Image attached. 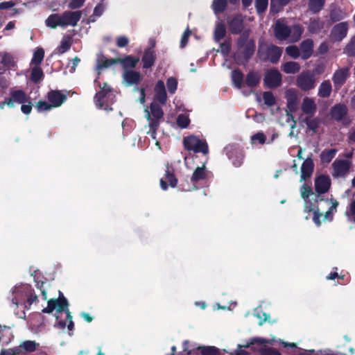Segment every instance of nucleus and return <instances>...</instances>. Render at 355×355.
Listing matches in <instances>:
<instances>
[{"label":"nucleus","mask_w":355,"mask_h":355,"mask_svg":"<svg viewBox=\"0 0 355 355\" xmlns=\"http://www.w3.org/2000/svg\"><path fill=\"white\" fill-rule=\"evenodd\" d=\"M331 185V181L329 175H320L315 178L314 187L316 193L324 194L327 193Z\"/></svg>","instance_id":"nucleus-9"},{"label":"nucleus","mask_w":355,"mask_h":355,"mask_svg":"<svg viewBox=\"0 0 355 355\" xmlns=\"http://www.w3.org/2000/svg\"><path fill=\"white\" fill-rule=\"evenodd\" d=\"M301 58L306 60L311 58L313 53V41L311 39L303 40L300 45Z\"/></svg>","instance_id":"nucleus-20"},{"label":"nucleus","mask_w":355,"mask_h":355,"mask_svg":"<svg viewBox=\"0 0 355 355\" xmlns=\"http://www.w3.org/2000/svg\"><path fill=\"white\" fill-rule=\"evenodd\" d=\"M139 61V58L132 55H126L123 58H118V63L121 64L123 71L135 68Z\"/></svg>","instance_id":"nucleus-25"},{"label":"nucleus","mask_w":355,"mask_h":355,"mask_svg":"<svg viewBox=\"0 0 355 355\" xmlns=\"http://www.w3.org/2000/svg\"><path fill=\"white\" fill-rule=\"evenodd\" d=\"M251 140L254 144L257 141L259 144H263L266 142V137L262 132H259L252 136Z\"/></svg>","instance_id":"nucleus-60"},{"label":"nucleus","mask_w":355,"mask_h":355,"mask_svg":"<svg viewBox=\"0 0 355 355\" xmlns=\"http://www.w3.org/2000/svg\"><path fill=\"white\" fill-rule=\"evenodd\" d=\"M61 15L64 27L67 26H75L82 17V12L80 10H67L63 12Z\"/></svg>","instance_id":"nucleus-12"},{"label":"nucleus","mask_w":355,"mask_h":355,"mask_svg":"<svg viewBox=\"0 0 355 355\" xmlns=\"http://www.w3.org/2000/svg\"><path fill=\"white\" fill-rule=\"evenodd\" d=\"M347 107L345 105L338 103L334 105L330 110L331 118L336 121H341L347 114Z\"/></svg>","instance_id":"nucleus-18"},{"label":"nucleus","mask_w":355,"mask_h":355,"mask_svg":"<svg viewBox=\"0 0 355 355\" xmlns=\"http://www.w3.org/2000/svg\"><path fill=\"white\" fill-rule=\"evenodd\" d=\"M145 112H146V118L149 121L148 125H149L150 129L153 130V132L155 130H157V129L159 127L161 119L153 118L147 108L145 110Z\"/></svg>","instance_id":"nucleus-44"},{"label":"nucleus","mask_w":355,"mask_h":355,"mask_svg":"<svg viewBox=\"0 0 355 355\" xmlns=\"http://www.w3.org/2000/svg\"><path fill=\"white\" fill-rule=\"evenodd\" d=\"M71 43L69 40H62L58 50L59 53L62 54L71 48Z\"/></svg>","instance_id":"nucleus-62"},{"label":"nucleus","mask_w":355,"mask_h":355,"mask_svg":"<svg viewBox=\"0 0 355 355\" xmlns=\"http://www.w3.org/2000/svg\"><path fill=\"white\" fill-rule=\"evenodd\" d=\"M301 196L303 199L306 200L309 198L311 195H313L314 193L310 186L303 184L300 189Z\"/></svg>","instance_id":"nucleus-59"},{"label":"nucleus","mask_w":355,"mask_h":355,"mask_svg":"<svg viewBox=\"0 0 355 355\" xmlns=\"http://www.w3.org/2000/svg\"><path fill=\"white\" fill-rule=\"evenodd\" d=\"M165 178L169 182V185L175 188L178 184V179L176 178L173 171H171L169 166L167 165L165 172Z\"/></svg>","instance_id":"nucleus-48"},{"label":"nucleus","mask_w":355,"mask_h":355,"mask_svg":"<svg viewBox=\"0 0 355 355\" xmlns=\"http://www.w3.org/2000/svg\"><path fill=\"white\" fill-rule=\"evenodd\" d=\"M259 352L261 355H282L278 349L273 347H261Z\"/></svg>","instance_id":"nucleus-58"},{"label":"nucleus","mask_w":355,"mask_h":355,"mask_svg":"<svg viewBox=\"0 0 355 355\" xmlns=\"http://www.w3.org/2000/svg\"><path fill=\"white\" fill-rule=\"evenodd\" d=\"M303 122L306 123L307 128L311 130L313 133H315L320 125V120L318 118H311L306 116L303 119Z\"/></svg>","instance_id":"nucleus-39"},{"label":"nucleus","mask_w":355,"mask_h":355,"mask_svg":"<svg viewBox=\"0 0 355 355\" xmlns=\"http://www.w3.org/2000/svg\"><path fill=\"white\" fill-rule=\"evenodd\" d=\"M176 122L180 128H186L190 123V119L188 116H186L184 114H180L178 116Z\"/></svg>","instance_id":"nucleus-52"},{"label":"nucleus","mask_w":355,"mask_h":355,"mask_svg":"<svg viewBox=\"0 0 355 355\" xmlns=\"http://www.w3.org/2000/svg\"><path fill=\"white\" fill-rule=\"evenodd\" d=\"M227 5V0H214L213 7L215 12H223Z\"/></svg>","instance_id":"nucleus-54"},{"label":"nucleus","mask_w":355,"mask_h":355,"mask_svg":"<svg viewBox=\"0 0 355 355\" xmlns=\"http://www.w3.org/2000/svg\"><path fill=\"white\" fill-rule=\"evenodd\" d=\"M150 111L149 112L153 118L160 119H163L164 111L159 104L155 102L151 103L150 105Z\"/></svg>","instance_id":"nucleus-38"},{"label":"nucleus","mask_w":355,"mask_h":355,"mask_svg":"<svg viewBox=\"0 0 355 355\" xmlns=\"http://www.w3.org/2000/svg\"><path fill=\"white\" fill-rule=\"evenodd\" d=\"M282 71L287 74H295L300 71V65L296 62H286L282 65Z\"/></svg>","instance_id":"nucleus-33"},{"label":"nucleus","mask_w":355,"mask_h":355,"mask_svg":"<svg viewBox=\"0 0 355 355\" xmlns=\"http://www.w3.org/2000/svg\"><path fill=\"white\" fill-rule=\"evenodd\" d=\"M17 297H20L21 301L20 303H24L26 309H30L33 302L38 301L37 296L35 295L32 286L29 284L22 286L17 291Z\"/></svg>","instance_id":"nucleus-6"},{"label":"nucleus","mask_w":355,"mask_h":355,"mask_svg":"<svg viewBox=\"0 0 355 355\" xmlns=\"http://www.w3.org/2000/svg\"><path fill=\"white\" fill-rule=\"evenodd\" d=\"M196 350L199 351L201 355H220L219 349L214 346H199Z\"/></svg>","instance_id":"nucleus-40"},{"label":"nucleus","mask_w":355,"mask_h":355,"mask_svg":"<svg viewBox=\"0 0 355 355\" xmlns=\"http://www.w3.org/2000/svg\"><path fill=\"white\" fill-rule=\"evenodd\" d=\"M332 92L330 80H324L319 86L318 95L321 98H328Z\"/></svg>","instance_id":"nucleus-32"},{"label":"nucleus","mask_w":355,"mask_h":355,"mask_svg":"<svg viewBox=\"0 0 355 355\" xmlns=\"http://www.w3.org/2000/svg\"><path fill=\"white\" fill-rule=\"evenodd\" d=\"M348 24L346 21L340 22L333 26L330 37L334 42L342 41L347 34Z\"/></svg>","instance_id":"nucleus-11"},{"label":"nucleus","mask_w":355,"mask_h":355,"mask_svg":"<svg viewBox=\"0 0 355 355\" xmlns=\"http://www.w3.org/2000/svg\"><path fill=\"white\" fill-rule=\"evenodd\" d=\"M190 35H191V31L189 30V28H187L185 30V31L183 33L182 37H181L180 46L182 48L186 46V44H187L188 40H189V37L190 36Z\"/></svg>","instance_id":"nucleus-64"},{"label":"nucleus","mask_w":355,"mask_h":355,"mask_svg":"<svg viewBox=\"0 0 355 355\" xmlns=\"http://www.w3.org/2000/svg\"><path fill=\"white\" fill-rule=\"evenodd\" d=\"M229 28L234 35L242 33L244 28L243 19L241 15H235L229 22Z\"/></svg>","instance_id":"nucleus-19"},{"label":"nucleus","mask_w":355,"mask_h":355,"mask_svg":"<svg viewBox=\"0 0 355 355\" xmlns=\"http://www.w3.org/2000/svg\"><path fill=\"white\" fill-rule=\"evenodd\" d=\"M346 17L345 12L339 7H331L329 10V19L331 24L339 21Z\"/></svg>","instance_id":"nucleus-31"},{"label":"nucleus","mask_w":355,"mask_h":355,"mask_svg":"<svg viewBox=\"0 0 355 355\" xmlns=\"http://www.w3.org/2000/svg\"><path fill=\"white\" fill-rule=\"evenodd\" d=\"M282 54V48L272 44L269 45L266 44H260L257 51V55L262 61H269L272 64L278 62Z\"/></svg>","instance_id":"nucleus-4"},{"label":"nucleus","mask_w":355,"mask_h":355,"mask_svg":"<svg viewBox=\"0 0 355 355\" xmlns=\"http://www.w3.org/2000/svg\"><path fill=\"white\" fill-rule=\"evenodd\" d=\"M227 155L232 160V164L235 167H239L242 165L244 158L242 150L231 146L227 148Z\"/></svg>","instance_id":"nucleus-16"},{"label":"nucleus","mask_w":355,"mask_h":355,"mask_svg":"<svg viewBox=\"0 0 355 355\" xmlns=\"http://www.w3.org/2000/svg\"><path fill=\"white\" fill-rule=\"evenodd\" d=\"M114 64H118V58L107 59L102 55L97 59V67L100 69L108 68Z\"/></svg>","instance_id":"nucleus-37"},{"label":"nucleus","mask_w":355,"mask_h":355,"mask_svg":"<svg viewBox=\"0 0 355 355\" xmlns=\"http://www.w3.org/2000/svg\"><path fill=\"white\" fill-rule=\"evenodd\" d=\"M324 26V22L320 17L311 19L308 26V31L312 34L318 33L323 29Z\"/></svg>","instance_id":"nucleus-29"},{"label":"nucleus","mask_w":355,"mask_h":355,"mask_svg":"<svg viewBox=\"0 0 355 355\" xmlns=\"http://www.w3.org/2000/svg\"><path fill=\"white\" fill-rule=\"evenodd\" d=\"M183 146L186 150L193 151L196 153H202L203 155L209 153V146L207 141L195 135L184 137Z\"/></svg>","instance_id":"nucleus-5"},{"label":"nucleus","mask_w":355,"mask_h":355,"mask_svg":"<svg viewBox=\"0 0 355 355\" xmlns=\"http://www.w3.org/2000/svg\"><path fill=\"white\" fill-rule=\"evenodd\" d=\"M69 304L67 299L59 291L58 298H52L48 300L47 306L42 310L44 313H52L55 311L56 324L55 327L59 329H64L67 321H69L67 328L72 331L74 329V323L72 320V315L69 310Z\"/></svg>","instance_id":"nucleus-1"},{"label":"nucleus","mask_w":355,"mask_h":355,"mask_svg":"<svg viewBox=\"0 0 355 355\" xmlns=\"http://www.w3.org/2000/svg\"><path fill=\"white\" fill-rule=\"evenodd\" d=\"M207 178L206 167L205 164H203L202 166H198L193 171L191 181L192 183L196 184L201 180H204Z\"/></svg>","instance_id":"nucleus-30"},{"label":"nucleus","mask_w":355,"mask_h":355,"mask_svg":"<svg viewBox=\"0 0 355 355\" xmlns=\"http://www.w3.org/2000/svg\"><path fill=\"white\" fill-rule=\"evenodd\" d=\"M301 108L304 114L312 116L316 112L317 106L313 99L309 97H305L303 99Z\"/></svg>","instance_id":"nucleus-26"},{"label":"nucleus","mask_w":355,"mask_h":355,"mask_svg":"<svg viewBox=\"0 0 355 355\" xmlns=\"http://www.w3.org/2000/svg\"><path fill=\"white\" fill-rule=\"evenodd\" d=\"M156 60V54L152 47L147 48L141 58L143 62V69L151 68Z\"/></svg>","instance_id":"nucleus-23"},{"label":"nucleus","mask_w":355,"mask_h":355,"mask_svg":"<svg viewBox=\"0 0 355 355\" xmlns=\"http://www.w3.org/2000/svg\"><path fill=\"white\" fill-rule=\"evenodd\" d=\"M9 107H14V103L21 104V111L24 114H29L33 108L31 98L21 89L12 91L10 97L6 102Z\"/></svg>","instance_id":"nucleus-3"},{"label":"nucleus","mask_w":355,"mask_h":355,"mask_svg":"<svg viewBox=\"0 0 355 355\" xmlns=\"http://www.w3.org/2000/svg\"><path fill=\"white\" fill-rule=\"evenodd\" d=\"M345 214L348 220L355 223V198L352 199L349 204Z\"/></svg>","instance_id":"nucleus-46"},{"label":"nucleus","mask_w":355,"mask_h":355,"mask_svg":"<svg viewBox=\"0 0 355 355\" xmlns=\"http://www.w3.org/2000/svg\"><path fill=\"white\" fill-rule=\"evenodd\" d=\"M325 5V0H309V10L313 14L318 13Z\"/></svg>","instance_id":"nucleus-36"},{"label":"nucleus","mask_w":355,"mask_h":355,"mask_svg":"<svg viewBox=\"0 0 355 355\" xmlns=\"http://www.w3.org/2000/svg\"><path fill=\"white\" fill-rule=\"evenodd\" d=\"M155 99L159 103L165 105L167 101V94L164 85V83L162 80H159L155 86Z\"/></svg>","instance_id":"nucleus-21"},{"label":"nucleus","mask_w":355,"mask_h":355,"mask_svg":"<svg viewBox=\"0 0 355 355\" xmlns=\"http://www.w3.org/2000/svg\"><path fill=\"white\" fill-rule=\"evenodd\" d=\"M250 30L244 31L236 40L237 51L234 54V58L238 62L239 61L248 62L255 52V41L250 38Z\"/></svg>","instance_id":"nucleus-2"},{"label":"nucleus","mask_w":355,"mask_h":355,"mask_svg":"<svg viewBox=\"0 0 355 355\" xmlns=\"http://www.w3.org/2000/svg\"><path fill=\"white\" fill-rule=\"evenodd\" d=\"M232 80L234 86L241 89L243 87V73L239 69H234L232 71L231 75Z\"/></svg>","instance_id":"nucleus-34"},{"label":"nucleus","mask_w":355,"mask_h":355,"mask_svg":"<svg viewBox=\"0 0 355 355\" xmlns=\"http://www.w3.org/2000/svg\"><path fill=\"white\" fill-rule=\"evenodd\" d=\"M47 99L53 107H58L66 101L67 95L63 94L61 90H50L47 93Z\"/></svg>","instance_id":"nucleus-14"},{"label":"nucleus","mask_w":355,"mask_h":355,"mask_svg":"<svg viewBox=\"0 0 355 355\" xmlns=\"http://www.w3.org/2000/svg\"><path fill=\"white\" fill-rule=\"evenodd\" d=\"M260 80V74L258 72L251 71L246 75L245 84L250 88H254L259 84Z\"/></svg>","instance_id":"nucleus-28"},{"label":"nucleus","mask_w":355,"mask_h":355,"mask_svg":"<svg viewBox=\"0 0 355 355\" xmlns=\"http://www.w3.org/2000/svg\"><path fill=\"white\" fill-rule=\"evenodd\" d=\"M351 162L347 159H336L332 164L334 178L345 177L349 172Z\"/></svg>","instance_id":"nucleus-10"},{"label":"nucleus","mask_w":355,"mask_h":355,"mask_svg":"<svg viewBox=\"0 0 355 355\" xmlns=\"http://www.w3.org/2000/svg\"><path fill=\"white\" fill-rule=\"evenodd\" d=\"M282 83V76L276 69L267 71L263 78V85L266 88L275 89L279 87Z\"/></svg>","instance_id":"nucleus-8"},{"label":"nucleus","mask_w":355,"mask_h":355,"mask_svg":"<svg viewBox=\"0 0 355 355\" xmlns=\"http://www.w3.org/2000/svg\"><path fill=\"white\" fill-rule=\"evenodd\" d=\"M46 26L55 29L58 26L64 27L62 15L55 13L50 15L45 21Z\"/></svg>","instance_id":"nucleus-27"},{"label":"nucleus","mask_w":355,"mask_h":355,"mask_svg":"<svg viewBox=\"0 0 355 355\" xmlns=\"http://www.w3.org/2000/svg\"><path fill=\"white\" fill-rule=\"evenodd\" d=\"M286 53L294 59L298 58L301 56L300 50L297 46L291 45L286 48Z\"/></svg>","instance_id":"nucleus-53"},{"label":"nucleus","mask_w":355,"mask_h":355,"mask_svg":"<svg viewBox=\"0 0 355 355\" xmlns=\"http://www.w3.org/2000/svg\"><path fill=\"white\" fill-rule=\"evenodd\" d=\"M40 344L34 340H26L20 345L24 352H33L39 347Z\"/></svg>","instance_id":"nucleus-43"},{"label":"nucleus","mask_w":355,"mask_h":355,"mask_svg":"<svg viewBox=\"0 0 355 355\" xmlns=\"http://www.w3.org/2000/svg\"><path fill=\"white\" fill-rule=\"evenodd\" d=\"M264 104L268 107L274 106L276 104V98L272 92H264L262 94Z\"/></svg>","instance_id":"nucleus-49"},{"label":"nucleus","mask_w":355,"mask_h":355,"mask_svg":"<svg viewBox=\"0 0 355 355\" xmlns=\"http://www.w3.org/2000/svg\"><path fill=\"white\" fill-rule=\"evenodd\" d=\"M44 57V51L42 48H38L37 50L34 52L32 60H31V64H34L36 66L38 67L40 65Z\"/></svg>","instance_id":"nucleus-45"},{"label":"nucleus","mask_w":355,"mask_h":355,"mask_svg":"<svg viewBox=\"0 0 355 355\" xmlns=\"http://www.w3.org/2000/svg\"><path fill=\"white\" fill-rule=\"evenodd\" d=\"M296 83L302 91H309L315 86V76L307 70L302 72L297 78Z\"/></svg>","instance_id":"nucleus-7"},{"label":"nucleus","mask_w":355,"mask_h":355,"mask_svg":"<svg viewBox=\"0 0 355 355\" xmlns=\"http://www.w3.org/2000/svg\"><path fill=\"white\" fill-rule=\"evenodd\" d=\"M107 94H108L107 92H105L104 91L100 90L95 94L94 101L96 105L98 108H102L104 106L105 103H104L103 100Z\"/></svg>","instance_id":"nucleus-50"},{"label":"nucleus","mask_w":355,"mask_h":355,"mask_svg":"<svg viewBox=\"0 0 355 355\" xmlns=\"http://www.w3.org/2000/svg\"><path fill=\"white\" fill-rule=\"evenodd\" d=\"M265 343H266V339L260 337H255L251 338L249 342H247L245 345H243L241 346L243 348H249L250 346L253 345H263Z\"/></svg>","instance_id":"nucleus-57"},{"label":"nucleus","mask_w":355,"mask_h":355,"mask_svg":"<svg viewBox=\"0 0 355 355\" xmlns=\"http://www.w3.org/2000/svg\"><path fill=\"white\" fill-rule=\"evenodd\" d=\"M122 77L123 83L125 87L137 85L142 79L141 73L134 70H125L123 71Z\"/></svg>","instance_id":"nucleus-13"},{"label":"nucleus","mask_w":355,"mask_h":355,"mask_svg":"<svg viewBox=\"0 0 355 355\" xmlns=\"http://www.w3.org/2000/svg\"><path fill=\"white\" fill-rule=\"evenodd\" d=\"M166 86L170 94H175L178 87V80L174 77H170L166 80Z\"/></svg>","instance_id":"nucleus-56"},{"label":"nucleus","mask_w":355,"mask_h":355,"mask_svg":"<svg viewBox=\"0 0 355 355\" xmlns=\"http://www.w3.org/2000/svg\"><path fill=\"white\" fill-rule=\"evenodd\" d=\"M338 150L336 148L324 149L322 151L320 158L322 164H329L335 157Z\"/></svg>","instance_id":"nucleus-35"},{"label":"nucleus","mask_w":355,"mask_h":355,"mask_svg":"<svg viewBox=\"0 0 355 355\" xmlns=\"http://www.w3.org/2000/svg\"><path fill=\"white\" fill-rule=\"evenodd\" d=\"M44 78V73L42 69L37 66L34 67L31 73V80L34 83H38Z\"/></svg>","instance_id":"nucleus-42"},{"label":"nucleus","mask_w":355,"mask_h":355,"mask_svg":"<svg viewBox=\"0 0 355 355\" xmlns=\"http://www.w3.org/2000/svg\"><path fill=\"white\" fill-rule=\"evenodd\" d=\"M349 76V69L340 68L337 69L333 74L332 80L336 89H339L346 82Z\"/></svg>","instance_id":"nucleus-15"},{"label":"nucleus","mask_w":355,"mask_h":355,"mask_svg":"<svg viewBox=\"0 0 355 355\" xmlns=\"http://www.w3.org/2000/svg\"><path fill=\"white\" fill-rule=\"evenodd\" d=\"M36 107H37L38 112L49 111V110H51V108H53L51 103H49L46 101H42V100H40L37 102V103L36 105Z\"/></svg>","instance_id":"nucleus-61"},{"label":"nucleus","mask_w":355,"mask_h":355,"mask_svg":"<svg viewBox=\"0 0 355 355\" xmlns=\"http://www.w3.org/2000/svg\"><path fill=\"white\" fill-rule=\"evenodd\" d=\"M314 170V163L311 157H307L301 166V181L310 178Z\"/></svg>","instance_id":"nucleus-24"},{"label":"nucleus","mask_w":355,"mask_h":355,"mask_svg":"<svg viewBox=\"0 0 355 355\" xmlns=\"http://www.w3.org/2000/svg\"><path fill=\"white\" fill-rule=\"evenodd\" d=\"M226 35L225 26L223 23H218L215 28L214 39L215 42H219Z\"/></svg>","instance_id":"nucleus-41"},{"label":"nucleus","mask_w":355,"mask_h":355,"mask_svg":"<svg viewBox=\"0 0 355 355\" xmlns=\"http://www.w3.org/2000/svg\"><path fill=\"white\" fill-rule=\"evenodd\" d=\"M268 5V0H255V8L259 15L263 13Z\"/></svg>","instance_id":"nucleus-55"},{"label":"nucleus","mask_w":355,"mask_h":355,"mask_svg":"<svg viewBox=\"0 0 355 355\" xmlns=\"http://www.w3.org/2000/svg\"><path fill=\"white\" fill-rule=\"evenodd\" d=\"M344 51L348 56H355V35L350 39L349 42L347 44Z\"/></svg>","instance_id":"nucleus-51"},{"label":"nucleus","mask_w":355,"mask_h":355,"mask_svg":"<svg viewBox=\"0 0 355 355\" xmlns=\"http://www.w3.org/2000/svg\"><path fill=\"white\" fill-rule=\"evenodd\" d=\"M274 31L275 37L279 40H286L291 34V28L279 21H277Z\"/></svg>","instance_id":"nucleus-17"},{"label":"nucleus","mask_w":355,"mask_h":355,"mask_svg":"<svg viewBox=\"0 0 355 355\" xmlns=\"http://www.w3.org/2000/svg\"><path fill=\"white\" fill-rule=\"evenodd\" d=\"M283 7L277 0H270V10L271 12H278Z\"/></svg>","instance_id":"nucleus-63"},{"label":"nucleus","mask_w":355,"mask_h":355,"mask_svg":"<svg viewBox=\"0 0 355 355\" xmlns=\"http://www.w3.org/2000/svg\"><path fill=\"white\" fill-rule=\"evenodd\" d=\"M286 107L290 112H295L298 107L299 100L296 93L292 90L286 92Z\"/></svg>","instance_id":"nucleus-22"},{"label":"nucleus","mask_w":355,"mask_h":355,"mask_svg":"<svg viewBox=\"0 0 355 355\" xmlns=\"http://www.w3.org/2000/svg\"><path fill=\"white\" fill-rule=\"evenodd\" d=\"M291 37L293 40V41L297 42L298 41L304 31V28L302 25L300 24H295L293 25L291 28Z\"/></svg>","instance_id":"nucleus-47"}]
</instances>
